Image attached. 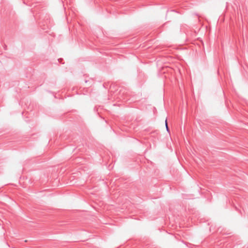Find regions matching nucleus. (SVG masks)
I'll use <instances>...</instances> for the list:
<instances>
[{
    "instance_id": "nucleus-1",
    "label": "nucleus",
    "mask_w": 248,
    "mask_h": 248,
    "mask_svg": "<svg viewBox=\"0 0 248 248\" xmlns=\"http://www.w3.org/2000/svg\"><path fill=\"white\" fill-rule=\"evenodd\" d=\"M165 125H166V128L167 131L168 132H169V127H168V125L167 119L165 121Z\"/></svg>"
}]
</instances>
